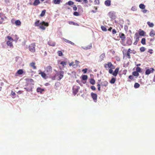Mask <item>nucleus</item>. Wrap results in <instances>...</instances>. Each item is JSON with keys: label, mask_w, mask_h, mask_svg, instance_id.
<instances>
[{"label": "nucleus", "mask_w": 155, "mask_h": 155, "mask_svg": "<svg viewBox=\"0 0 155 155\" xmlns=\"http://www.w3.org/2000/svg\"><path fill=\"white\" fill-rule=\"evenodd\" d=\"M136 70L138 72H141V69L139 67H137L136 68Z\"/></svg>", "instance_id": "nucleus-39"}, {"label": "nucleus", "mask_w": 155, "mask_h": 155, "mask_svg": "<svg viewBox=\"0 0 155 155\" xmlns=\"http://www.w3.org/2000/svg\"><path fill=\"white\" fill-rule=\"evenodd\" d=\"M6 44L8 46H9L10 47H12L13 46L12 43V42L10 41H8L7 42Z\"/></svg>", "instance_id": "nucleus-30"}, {"label": "nucleus", "mask_w": 155, "mask_h": 155, "mask_svg": "<svg viewBox=\"0 0 155 155\" xmlns=\"http://www.w3.org/2000/svg\"><path fill=\"white\" fill-rule=\"evenodd\" d=\"M112 33L113 34H115L117 32L116 30L115 29H113L112 30Z\"/></svg>", "instance_id": "nucleus-45"}, {"label": "nucleus", "mask_w": 155, "mask_h": 155, "mask_svg": "<svg viewBox=\"0 0 155 155\" xmlns=\"http://www.w3.org/2000/svg\"><path fill=\"white\" fill-rule=\"evenodd\" d=\"M83 1L85 3H87L88 2L87 0H83Z\"/></svg>", "instance_id": "nucleus-60"}, {"label": "nucleus", "mask_w": 155, "mask_h": 155, "mask_svg": "<svg viewBox=\"0 0 155 155\" xmlns=\"http://www.w3.org/2000/svg\"><path fill=\"white\" fill-rule=\"evenodd\" d=\"M48 45L50 46H54L55 45V43L54 42H48Z\"/></svg>", "instance_id": "nucleus-34"}, {"label": "nucleus", "mask_w": 155, "mask_h": 155, "mask_svg": "<svg viewBox=\"0 0 155 155\" xmlns=\"http://www.w3.org/2000/svg\"><path fill=\"white\" fill-rule=\"evenodd\" d=\"M139 33L140 35L141 36H144L145 32L143 31L140 30Z\"/></svg>", "instance_id": "nucleus-20"}, {"label": "nucleus", "mask_w": 155, "mask_h": 155, "mask_svg": "<svg viewBox=\"0 0 155 155\" xmlns=\"http://www.w3.org/2000/svg\"><path fill=\"white\" fill-rule=\"evenodd\" d=\"M108 82L106 81H102L101 82V86L103 87H106L108 85Z\"/></svg>", "instance_id": "nucleus-17"}, {"label": "nucleus", "mask_w": 155, "mask_h": 155, "mask_svg": "<svg viewBox=\"0 0 155 155\" xmlns=\"http://www.w3.org/2000/svg\"><path fill=\"white\" fill-rule=\"evenodd\" d=\"M5 2L6 3H7L9 2V0H5Z\"/></svg>", "instance_id": "nucleus-63"}, {"label": "nucleus", "mask_w": 155, "mask_h": 155, "mask_svg": "<svg viewBox=\"0 0 155 155\" xmlns=\"http://www.w3.org/2000/svg\"><path fill=\"white\" fill-rule=\"evenodd\" d=\"M116 81V79L114 78H112L110 80V82L111 84H114Z\"/></svg>", "instance_id": "nucleus-28"}, {"label": "nucleus", "mask_w": 155, "mask_h": 155, "mask_svg": "<svg viewBox=\"0 0 155 155\" xmlns=\"http://www.w3.org/2000/svg\"><path fill=\"white\" fill-rule=\"evenodd\" d=\"M4 20L3 18H1L0 19V24H2L3 23L4 21Z\"/></svg>", "instance_id": "nucleus-52"}, {"label": "nucleus", "mask_w": 155, "mask_h": 155, "mask_svg": "<svg viewBox=\"0 0 155 155\" xmlns=\"http://www.w3.org/2000/svg\"><path fill=\"white\" fill-rule=\"evenodd\" d=\"M15 25L17 26L20 25L21 24V22L19 20H16L15 22Z\"/></svg>", "instance_id": "nucleus-25"}, {"label": "nucleus", "mask_w": 155, "mask_h": 155, "mask_svg": "<svg viewBox=\"0 0 155 155\" xmlns=\"http://www.w3.org/2000/svg\"><path fill=\"white\" fill-rule=\"evenodd\" d=\"M45 12H46V10H43L42 11L41 14L40 15V16L41 17L45 15Z\"/></svg>", "instance_id": "nucleus-33"}, {"label": "nucleus", "mask_w": 155, "mask_h": 155, "mask_svg": "<svg viewBox=\"0 0 155 155\" xmlns=\"http://www.w3.org/2000/svg\"><path fill=\"white\" fill-rule=\"evenodd\" d=\"M35 43L31 44L29 47V49L31 52H34L35 51Z\"/></svg>", "instance_id": "nucleus-4"}, {"label": "nucleus", "mask_w": 155, "mask_h": 155, "mask_svg": "<svg viewBox=\"0 0 155 155\" xmlns=\"http://www.w3.org/2000/svg\"><path fill=\"white\" fill-rule=\"evenodd\" d=\"M35 26H39V28L42 30H44L45 29V27H48L49 26V24L48 22H45L43 21L40 23L39 20H37L34 23Z\"/></svg>", "instance_id": "nucleus-1"}, {"label": "nucleus", "mask_w": 155, "mask_h": 155, "mask_svg": "<svg viewBox=\"0 0 155 155\" xmlns=\"http://www.w3.org/2000/svg\"><path fill=\"white\" fill-rule=\"evenodd\" d=\"M119 69V68L118 67L113 72V70H112V74L114 76H116L118 74Z\"/></svg>", "instance_id": "nucleus-13"}, {"label": "nucleus", "mask_w": 155, "mask_h": 155, "mask_svg": "<svg viewBox=\"0 0 155 155\" xmlns=\"http://www.w3.org/2000/svg\"><path fill=\"white\" fill-rule=\"evenodd\" d=\"M152 49H150V50H149V52H150V53L151 54H152Z\"/></svg>", "instance_id": "nucleus-64"}, {"label": "nucleus", "mask_w": 155, "mask_h": 155, "mask_svg": "<svg viewBox=\"0 0 155 155\" xmlns=\"http://www.w3.org/2000/svg\"><path fill=\"white\" fill-rule=\"evenodd\" d=\"M7 38L9 40H10V41H13V39L12 38L10 37V36H8L7 37Z\"/></svg>", "instance_id": "nucleus-50"}, {"label": "nucleus", "mask_w": 155, "mask_h": 155, "mask_svg": "<svg viewBox=\"0 0 155 155\" xmlns=\"http://www.w3.org/2000/svg\"><path fill=\"white\" fill-rule=\"evenodd\" d=\"M154 69L153 68H150V69H147L146 72L145 74L146 75H149L150 73H153L154 71Z\"/></svg>", "instance_id": "nucleus-5"}, {"label": "nucleus", "mask_w": 155, "mask_h": 155, "mask_svg": "<svg viewBox=\"0 0 155 155\" xmlns=\"http://www.w3.org/2000/svg\"><path fill=\"white\" fill-rule=\"evenodd\" d=\"M109 15L110 16H111L112 15H113V13L112 12H110L109 13ZM110 17L111 18H112V17L111 16H110Z\"/></svg>", "instance_id": "nucleus-58"}, {"label": "nucleus", "mask_w": 155, "mask_h": 155, "mask_svg": "<svg viewBox=\"0 0 155 155\" xmlns=\"http://www.w3.org/2000/svg\"><path fill=\"white\" fill-rule=\"evenodd\" d=\"M23 73V71L22 69H19L17 71L15 74V76H18L19 74H21Z\"/></svg>", "instance_id": "nucleus-14"}, {"label": "nucleus", "mask_w": 155, "mask_h": 155, "mask_svg": "<svg viewBox=\"0 0 155 155\" xmlns=\"http://www.w3.org/2000/svg\"><path fill=\"white\" fill-rule=\"evenodd\" d=\"M74 62H72L69 63V65L70 66H73Z\"/></svg>", "instance_id": "nucleus-57"}, {"label": "nucleus", "mask_w": 155, "mask_h": 155, "mask_svg": "<svg viewBox=\"0 0 155 155\" xmlns=\"http://www.w3.org/2000/svg\"><path fill=\"white\" fill-rule=\"evenodd\" d=\"M91 95L94 101L95 102H96L97 101V95L95 93L92 92L91 93Z\"/></svg>", "instance_id": "nucleus-8"}, {"label": "nucleus", "mask_w": 155, "mask_h": 155, "mask_svg": "<svg viewBox=\"0 0 155 155\" xmlns=\"http://www.w3.org/2000/svg\"><path fill=\"white\" fill-rule=\"evenodd\" d=\"M131 51V50L130 48H129L128 49V51H127V52H128L130 53H131V52H130Z\"/></svg>", "instance_id": "nucleus-61"}, {"label": "nucleus", "mask_w": 155, "mask_h": 155, "mask_svg": "<svg viewBox=\"0 0 155 155\" xmlns=\"http://www.w3.org/2000/svg\"><path fill=\"white\" fill-rule=\"evenodd\" d=\"M105 57V53L102 54L99 56V61L101 62L103 61Z\"/></svg>", "instance_id": "nucleus-12"}, {"label": "nucleus", "mask_w": 155, "mask_h": 155, "mask_svg": "<svg viewBox=\"0 0 155 155\" xmlns=\"http://www.w3.org/2000/svg\"><path fill=\"white\" fill-rule=\"evenodd\" d=\"M97 86L98 87V90L99 91H100L101 90V85L100 84L98 83L97 85Z\"/></svg>", "instance_id": "nucleus-46"}, {"label": "nucleus", "mask_w": 155, "mask_h": 155, "mask_svg": "<svg viewBox=\"0 0 155 155\" xmlns=\"http://www.w3.org/2000/svg\"><path fill=\"white\" fill-rule=\"evenodd\" d=\"M73 8L74 10L76 11L77 9V8L76 5H74L73 6Z\"/></svg>", "instance_id": "nucleus-49"}, {"label": "nucleus", "mask_w": 155, "mask_h": 155, "mask_svg": "<svg viewBox=\"0 0 155 155\" xmlns=\"http://www.w3.org/2000/svg\"><path fill=\"white\" fill-rule=\"evenodd\" d=\"M94 2L96 5H98L99 4V0H95Z\"/></svg>", "instance_id": "nucleus-47"}, {"label": "nucleus", "mask_w": 155, "mask_h": 155, "mask_svg": "<svg viewBox=\"0 0 155 155\" xmlns=\"http://www.w3.org/2000/svg\"><path fill=\"white\" fill-rule=\"evenodd\" d=\"M60 64L63 65V66H64V65H65L66 64V63L65 61H61Z\"/></svg>", "instance_id": "nucleus-43"}, {"label": "nucleus", "mask_w": 155, "mask_h": 155, "mask_svg": "<svg viewBox=\"0 0 155 155\" xmlns=\"http://www.w3.org/2000/svg\"><path fill=\"white\" fill-rule=\"evenodd\" d=\"M139 8L142 9H144L145 8V6L143 4H140L139 5Z\"/></svg>", "instance_id": "nucleus-31"}, {"label": "nucleus", "mask_w": 155, "mask_h": 155, "mask_svg": "<svg viewBox=\"0 0 155 155\" xmlns=\"http://www.w3.org/2000/svg\"><path fill=\"white\" fill-rule=\"evenodd\" d=\"M61 0H53V3L55 4H59Z\"/></svg>", "instance_id": "nucleus-22"}, {"label": "nucleus", "mask_w": 155, "mask_h": 155, "mask_svg": "<svg viewBox=\"0 0 155 155\" xmlns=\"http://www.w3.org/2000/svg\"><path fill=\"white\" fill-rule=\"evenodd\" d=\"M104 67L106 70L109 69V72L110 74L112 73V70L115 68L114 65L112 64L111 62H108L104 64Z\"/></svg>", "instance_id": "nucleus-2"}, {"label": "nucleus", "mask_w": 155, "mask_h": 155, "mask_svg": "<svg viewBox=\"0 0 155 155\" xmlns=\"http://www.w3.org/2000/svg\"><path fill=\"white\" fill-rule=\"evenodd\" d=\"M91 89L93 90V91H95L96 90V88L94 86H92L91 87Z\"/></svg>", "instance_id": "nucleus-48"}, {"label": "nucleus", "mask_w": 155, "mask_h": 155, "mask_svg": "<svg viewBox=\"0 0 155 155\" xmlns=\"http://www.w3.org/2000/svg\"><path fill=\"white\" fill-rule=\"evenodd\" d=\"M66 4L70 5H73L74 4V2L71 1H69L68 2L66 3Z\"/></svg>", "instance_id": "nucleus-32"}, {"label": "nucleus", "mask_w": 155, "mask_h": 155, "mask_svg": "<svg viewBox=\"0 0 155 155\" xmlns=\"http://www.w3.org/2000/svg\"><path fill=\"white\" fill-rule=\"evenodd\" d=\"M147 10L144 9L143 11V12L144 13H145L147 12Z\"/></svg>", "instance_id": "nucleus-59"}, {"label": "nucleus", "mask_w": 155, "mask_h": 155, "mask_svg": "<svg viewBox=\"0 0 155 155\" xmlns=\"http://www.w3.org/2000/svg\"><path fill=\"white\" fill-rule=\"evenodd\" d=\"M90 82L91 84L94 85L95 84V80L94 79L91 78L90 80Z\"/></svg>", "instance_id": "nucleus-27"}, {"label": "nucleus", "mask_w": 155, "mask_h": 155, "mask_svg": "<svg viewBox=\"0 0 155 155\" xmlns=\"http://www.w3.org/2000/svg\"><path fill=\"white\" fill-rule=\"evenodd\" d=\"M37 90L38 92H40V93H41L44 91V90L41 88L40 87H38L37 88Z\"/></svg>", "instance_id": "nucleus-23"}, {"label": "nucleus", "mask_w": 155, "mask_h": 155, "mask_svg": "<svg viewBox=\"0 0 155 155\" xmlns=\"http://www.w3.org/2000/svg\"><path fill=\"white\" fill-rule=\"evenodd\" d=\"M149 35L150 36L152 37L155 35V33H154L153 31H151L150 32Z\"/></svg>", "instance_id": "nucleus-44"}, {"label": "nucleus", "mask_w": 155, "mask_h": 155, "mask_svg": "<svg viewBox=\"0 0 155 155\" xmlns=\"http://www.w3.org/2000/svg\"><path fill=\"white\" fill-rule=\"evenodd\" d=\"M40 3V2L39 0H35L33 3V5H34L36 6L39 5Z\"/></svg>", "instance_id": "nucleus-21"}, {"label": "nucleus", "mask_w": 155, "mask_h": 155, "mask_svg": "<svg viewBox=\"0 0 155 155\" xmlns=\"http://www.w3.org/2000/svg\"><path fill=\"white\" fill-rule=\"evenodd\" d=\"M133 75L135 76L138 77L139 76V74L137 71H134L132 73Z\"/></svg>", "instance_id": "nucleus-24"}, {"label": "nucleus", "mask_w": 155, "mask_h": 155, "mask_svg": "<svg viewBox=\"0 0 155 155\" xmlns=\"http://www.w3.org/2000/svg\"><path fill=\"white\" fill-rule=\"evenodd\" d=\"M64 73V72L63 71H60L58 72L57 71V73L55 76H58V80H60L63 78Z\"/></svg>", "instance_id": "nucleus-3"}, {"label": "nucleus", "mask_w": 155, "mask_h": 155, "mask_svg": "<svg viewBox=\"0 0 155 155\" xmlns=\"http://www.w3.org/2000/svg\"><path fill=\"white\" fill-rule=\"evenodd\" d=\"M73 15L76 16H78L80 15L79 13L77 12H74L73 13Z\"/></svg>", "instance_id": "nucleus-40"}, {"label": "nucleus", "mask_w": 155, "mask_h": 155, "mask_svg": "<svg viewBox=\"0 0 155 155\" xmlns=\"http://www.w3.org/2000/svg\"><path fill=\"white\" fill-rule=\"evenodd\" d=\"M131 10L133 11H135L137 10V8L135 6H133L132 7Z\"/></svg>", "instance_id": "nucleus-42"}, {"label": "nucleus", "mask_w": 155, "mask_h": 155, "mask_svg": "<svg viewBox=\"0 0 155 155\" xmlns=\"http://www.w3.org/2000/svg\"><path fill=\"white\" fill-rule=\"evenodd\" d=\"M119 36L122 41H125L126 37L124 33H120L119 35Z\"/></svg>", "instance_id": "nucleus-10"}, {"label": "nucleus", "mask_w": 155, "mask_h": 155, "mask_svg": "<svg viewBox=\"0 0 155 155\" xmlns=\"http://www.w3.org/2000/svg\"><path fill=\"white\" fill-rule=\"evenodd\" d=\"M39 74H40L43 78L46 79L47 78L46 75L44 72L41 71V70H39Z\"/></svg>", "instance_id": "nucleus-9"}, {"label": "nucleus", "mask_w": 155, "mask_h": 155, "mask_svg": "<svg viewBox=\"0 0 155 155\" xmlns=\"http://www.w3.org/2000/svg\"><path fill=\"white\" fill-rule=\"evenodd\" d=\"M82 71L84 73H86L87 71V68L84 69L82 70Z\"/></svg>", "instance_id": "nucleus-51"}, {"label": "nucleus", "mask_w": 155, "mask_h": 155, "mask_svg": "<svg viewBox=\"0 0 155 155\" xmlns=\"http://www.w3.org/2000/svg\"><path fill=\"white\" fill-rule=\"evenodd\" d=\"M147 24L150 27H153L154 26V24L153 23H151L150 21L147 22Z\"/></svg>", "instance_id": "nucleus-29"}, {"label": "nucleus", "mask_w": 155, "mask_h": 155, "mask_svg": "<svg viewBox=\"0 0 155 155\" xmlns=\"http://www.w3.org/2000/svg\"><path fill=\"white\" fill-rule=\"evenodd\" d=\"M140 86V84L137 83H135L134 84V87L135 88H137L139 87Z\"/></svg>", "instance_id": "nucleus-35"}, {"label": "nucleus", "mask_w": 155, "mask_h": 155, "mask_svg": "<svg viewBox=\"0 0 155 155\" xmlns=\"http://www.w3.org/2000/svg\"><path fill=\"white\" fill-rule=\"evenodd\" d=\"M29 65L33 69H36V66L35 65V62H32Z\"/></svg>", "instance_id": "nucleus-16"}, {"label": "nucleus", "mask_w": 155, "mask_h": 155, "mask_svg": "<svg viewBox=\"0 0 155 155\" xmlns=\"http://www.w3.org/2000/svg\"><path fill=\"white\" fill-rule=\"evenodd\" d=\"M57 53L58 56H62L63 53L61 51H58Z\"/></svg>", "instance_id": "nucleus-38"}, {"label": "nucleus", "mask_w": 155, "mask_h": 155, "mask_svg": "<svg viewBox=\"0 0 155 155\" xmlns=\"http://www.w3.org/2000/svg\"><path fill=\"white\" fill-rule=\"evenodd\" d=\"M134 78V77L132 75H130L129 77V78L131 80L133 79Z\"/></svg>", "instance_id": "nucleus-54"}, {"label": "nucleus", "mask_w": 155, "mask_h": 155, "mask_svg": "<svg viewBox=\"0 0 155 155\" xmlns=\"http://www.w3.org/2000/svg\"><path fill=\"white\" fill-rule=\"evenodd\" d=\"M105 5L107 6H110L111 5L110 0H107L104 2Z\"/></svg>", "instance_id": "nucleus-18"}, {"label": "nucleus", "mask_w": 155, "mask_h": 155, "mask_svg": "<svg viewBox=\"0 0 155 155\" xmlns=\"http://www.w3.org/2000/svg\"><path fill=\"white\" fill-rule=\"evenodd\" d=\"M123 54L124 57H127L128 59H130L131 58L130 55V53L127 52V51L126 53H124V51H123Z\"/></svg>", "instance_id": "nucleus-11"}, {"label": "nucleus", "mask_w": 155, "mask_h": 155, "mask_svg": "<svg viewBox=\"0 0 155 155\" xmlns=\"http://www.w3.org/2000/svg\"><path fill=\"white\" fill-rule=\"evenodd\" d=\"M101 28L102 31H107V29L105 27L103 26H101Z\"/></svg>", "instance_id": "nucleus-37"}, {"label": "nucleus", "mask_w": 155, "mask_h": 155, "mask_svg": "<svg viewBox=\"0 0 155 155\" xmlns=\"http://www.w3.org/2000/svg\"><path fill=\"white\" fill-rule=\"evenodd\" d=\"M79 87H77L74 86L73 87V93L74 95H76L78 92Z\"/></svg>", "instance_id": "nucleus-7"}, {"label": "nucleus", "mask_w": 155, "mask_h": 155, "mask_svg": "<svg viewBox=\"0 0 155 155\" xmlns=\"http://www.w3.org/2000/svg\"><path fill=\"white\" fill-rule=\"evenodd\" d=\"M11 94L12 95L14 96H15V92L13 91H12Z\"/></svg>", "instance_id": "nucleus-55"}, {"label": "nucleus", "mask_w": 155, "mask_h": 155, "mask_svg": "<svg viewBox=\"0 0 155 155\" xmlns=\"http://www.w3.org/2000/svg\"><path fill=\"white\" fill-rule=\"evenodd\" d=\"M88 77L87 75H83L82 76V80H86L87 79Z\"/></svg>", "instance_id": "nucleus-26"}, {"label": "nucleus", "mask_w": 155, "mask_h": 155, "mask_svg": "<svg viewBox=\"0 0 155 155\" xmlns=\"http://www.w3.org/2000/svg\"><path fill=\"white\" fill-rule=\"evenodd\" d=\"M145 50V48L144 47H142L140 48V50L141 52L144 51Z\"/></svg>", "instance_id": "nucleus-41"}, {"label": "nucleus", "mask_w": 155, "mask_h": 155, "mask_svg": "<svg viewBox=\"0 0 155 155\" xmlns=\"http://www.w3.org/2000/svg\"><path fill=\"white\" fill-rule=\"evenodd\" d=\"M69 23L70 25H75V23L72 21H69Z\"/></svg>", "instance_id": "nucleus-53"}, {"label": "nucleus", "mask_w": 155, "mask_h": 155, "mask_svg": "<svg viewBox=\"0 0 155 155\" xmlns=\"http://www.w3.org/2000/svg\"><path fill=\"white\" fill-rule=\"evenodd\" d=\"M75 63L76 64H78L79 63V62L77 60H76L75 61Z\"/></svg>", "instance_id": "nucleus-62"}, {"label": "nucleus", "mask_w": 155, "mask_h": 155, "mask_svg": "<svg viewBox=\"0 0 155 155\" xmlns=\"http://www.w3.org/2000/svg\"><path fill=\"white\" fill-rule=\"evenodd\" d=\"M141 43L143 45H145L146 44V39L145 38H143L141 41Z\"/></svg>", "instance_id": "nucleus-36"}, {"label": "nucleus", "mask_w": 155, "mask_h": 155, "mask_svg": "<svg viewBox=\"0 0 155 155\" xmlns=\"http://www.w3.org/2000/svg\"><path fill=\"white\" fill-rule=\"evenodd\" d=\"M24 88H25V89H26V91H30L31 90V88L29 89L27 88L26 87H25Z\"/></svg>", "instance_id": "nucleus-56"}, {"label": "nucleus", "mask_w": 155, "mask_h": 155, "mask_svg": "<svg viewBox=\"0 0 155 155\" xmlns=\"http://www.w3.org/2000/svg\"><path fill=\"white\" fill-rule=\"evenodd\" d=\"M139 36L137 33H135L134 35V38L137 42H138L139 40Z\"/></svg>", "instance_id": "nucleus-15"}, {"label": "nucleus", "mask_w": 155, "mask_h": 155, "mask_svg": "<svg viewBox=\"0 0 155 155\" xmlns=\"http://www.w3.org/2000/svg\"><path fill=\"white\" fill-rule=\"evenodd\" d=\"M45 70L47 72L50 73L52 72V68L51 66L49 65L46 67Z\"/></svg>", "instance_id": "nucleus-6"}, {"label": "nucleus", "mask_w": 155, "mask_h": 155, "mask_svg": "<svg viewBox=\"0 0 155 155\" xmlns=\"http://www.w3.org/2000/svg\"><path fill=\"white\" fill-rule=\"evenodd\" d=\"M63 39L64 41H65V42H66V43H70L71 44L73 45H74V43L72 42L71 41H70L66 39H65L64 38H63Z\"/></svg>", "instance_id": "nucleus-19"}]
</instances>
